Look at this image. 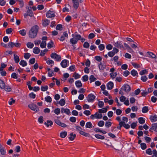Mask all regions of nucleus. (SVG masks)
<instances>
[{
	"label": "nucleus",
	"instance_id": "473e14b6",
	"mask_svg": "<svg viewBox=\"0 0 157 157\" xmlns=\"http://www.w3.org/2000/svg\"><path fill=\"white\" fill-rule=\"evenodd\" d=\"M27 65V63L24 60H22L20 61V65L23 67L26 66Z\"/></svg>",
	"mask_w": 157,
	"mask_h": 157
},
{
	"label": "nucleus",
	"instance_id": "603ef678",
	"mask_svg": "<svg viewBox=\"0 0 157 157\" xmlns=\"http://www.w3.org/2000/svg\"><path fill=\"white\" fill-rule=\"evenodd\" d=\"M53 42L52 40H51L48 43L47 47L48 48H50L53 47Z\"/></svg>",
	"mask_w": 157,
	"mask_h": 157
},
{
	"label": "nucleus",
	"instance_id": "338daca9",
	"mask_svg": "<svg viewBox=\"0 0 157 157\" xmlns=\"http://www.w3.org/2000/svg\"><path fill=\"white\" fill-rule=\"evenodd\" d=\"M18 74H17L15 73H13L11 75V77L14 79H17V78Z\"/></svg>",
	"mask_w": 157,
	"mask_h": 157
},
{
	"label": "nucleus",
	"instance_id": "2f4dec72",
	"mask_svg": "<svg viewBox=\"0 0 157 157\" xmlns=\"http://www.w3.org/2000/svg\"><path fill=\"white\" fill-rule=\"evenodd\" d=\"M107 111V109L106 108H103L101 109H99L98 110V112L99 113H106Z\"/></svg>",
	"mask_w": 157,
	"mask_h": 157
},
{
	"label": "nucleus",
	"instance_id": "c756f323",
	"mask_svg": "<svg viewBox=\"0 0 157 157\" xmlns=\"http://www.w3.org/2000/svg\"><path fill=\"white\" fill-rule=\"evenodd\" d=\"M73 77L75 79H77L80 78L81 77V76L78 73L75 72L74 73Z\"/></svg>",
	"mask_w": 157,
	"mask_h": 157
},
{
	"label": "nucleus",
	"instance_id": "37998d69",
	"mask_svg": "<svg viewBox=\"0 0 157 157\" xmlns=\"http://www.w3.org/2000/svg\"><path fill=\"white\" fill-rule=\"evenodd\" d=\"M88 76L87 75L83 76L82 78V80L83 82H86L88 80Z\"/></svg>",
	"mask_w": 157,
	"mask_h": 157
},
{
	"label": "nucleus",
	"instance_id": "c03bdc74",
	"mask_svg": "<svg viewBox=\"0 0 157 157\" xmlns=\"http://www.w3.org/2000/svg\"><path fill=\"white\" fill-rule=\"evenodd\" d=\"M14 59L15 63H18L19 61V57L16 54L14 55Z\"/></svg>",
	"mask_w": 157,
	"mask_h": 157
},
{
	"label": "nucleus",
	"instance_id": "69168bd1",
	"mask_svg": "<svg viewBox=\"0 0 157 157\" xmlns=\"http://www.w3.org/2000/svg\"><path fill=\"white\" fill-rule=\"evenodd\" d=\"M95 59L98 61L101 62L102 60V58L100 56H95Z\"/></svg>",
	"mask_w": 157,
	"mask_h": 157
},
{
	"label": "nucleus",
	"instance_id": "5fc2aeb1",
	"mask_svg": "<svg viewBox=\"0 0 157 157\" xmlns=\"http://www.w3.org/2000/svg\"><path fill=\"white\" fill-rule=\"evenodd\" d=\"M48 89V86H42L41 87V90L42 91H46Z\"/></svg>",
	"mask_w": 157,
	"mask_h": 157
},
{
	"label": "nucleus",
	"instance_id": "13d9d810",
	"mask_svg": "<svg viewBox=\"0 0 157 157\" xmlns=\"http://www.w3.org/2000/svg\"><path fill=\"white\" fill-rule=\"evenodd\" d=\"M105 46L104 44H101L98 46V48L100 51H102L105 48Z\"/></svg>",
	"mask_w": 157,
	"mask_h": 157
},
{
	"label": "nucleus",
	"instance_id": "b1692460",
	"mask_svg": "<svg viewBox=\"0 0 157 157\" xmlns=\"http://www.w3.org/2000/svg\"><path fill=\"white\" fill-rule=\"evenodd\" d=\"M78 130L80 131L79 133L82 135H83L86 137H89L90 136V134L88 133H86L83 131H80L79 130Z\"/></svg>",
	"mask_w": 157,
	"mask_h": 157
},
{
	"label": "nucleus",
	"instance_id": "39448f33",
	"mask_svg": "<svg viewBox=\"0 0 157 157\" xmlns=\"http://www.w3.org/2000/svg\"><path fill=\"white\" fill-rule=\"evenodd\" d=\"M96 96L93 94L91 93L88 95L87 97V99L89 102H93Z\"/></svg>",
	"mask_w": 157,
	"mask_h": 157
},
{
	"label": "nucleus",
	"instance_id": "ea45409f",
	"mask_svg": "<svg viewBox=\"0 0 157 157\" xmlns=\"http://www.w3.org/2000/svg\"><path fill=\"white\" fill-rule=\"evenodd\" d=\"M0 146L1 147L0 149V151L1 154L2 155H5L6 153L5 149L4 148L2 147L0 144Z\"/></svg>",
	"mask_w": 157,
	"mask_h": 157
},
{
	"label": "nucleus",
	"instance_id": "0e129e2a",
	"mask_svg": "<svg viewBox=\"0 0 157 157\" xmlns=\"http://www.w3.org/2000/svg\"><path fill=\"white\" fill-rule=\"evenodd\" d=\"M141 148L143 150H144L147 148V146L145 143H142L140 144Z\"/></svg>",
	"mask_w": 157,
	"mask_h": 157
},
{
	"label": "nucleus",
	"instance_id": "c9c22d12",
	"mask_svg": "<svg viewBox=\"0 0 157 157\" xmlns=\"http://www.w3.org/2000/svg\"><path fill=\"white\" fill-rule=\"evenodd\" d=\"M59 104L61 106H63L65 104V100L63 99H60L59 102Z\"/></svg>",
	"mask_w": 157,
	"mask_h": 157
},
{
	"label": "nucleus",
	"instance_id": "052dcab7",
	"mask_svg": "<svg viewBox=\"0 0 157 157\" xmlns=\"http://www.w3.org/2000/svg\"><path fill=\"white\" fill-rule=\"evenodd\" d=\"M147 70H144L142 71H141L140 72V74L142 75H144L146 74H147Z\"/></svg>",
	"mask_w": 157,
	"mask_h": 157
},
{
	"label": "nucleus",
	"instance_id": "680f3d73",
	"mask_svg": "<svg viewBox=\"0 0 157 157\" xmlns=\"http://www.w3.org/2000/svg\"><path fill=\"white\" fill-rule=\"evenodd\" d=\"M29 96L30 98L32 99H34L36 97V95L34 93L31 92L29 94Z\"/></svg>",
	"mask_w": 157,
	"mask_h": 157
},
{
	"label": "nucleus",
	"instance_id": "6e6552de",
	"mask_svg": "<svg viewBox=\"0 0 157 157\" xmlns=\"http://www.w3.org/2000/svg\"><path fill=\"white\" fill-rule=\"evenodd\" d=\"M46 16L48 18H51L55 16V14L53 11L49 10L46 13Z\"/></svg>",
	"mask_w": 157,
	"mask_h": 157
},
{
	"label": "nucleus",
	"instance_id": "f257e3e1",
	"mask_svg": "<svg viewBox=\"0 0 157 157\" xmlns=\"http://www.w3.org/2000/svg\"><path fill=\"white\" fill-rule=\"evenodd\" d=\"M39 29L38 26L36 25H34L31 28L30 30L29 36L31 38H34L37 36Z\"/></svg>",
	"mask_w": 157,
	"mask_h": 157
},
{
	"label": "nucleus",
	"instance_id": "7c9ffc66",
	"mask_svg": "<svg viewBox=\"0 0 157 157\" xmlns=\"http://www.w3.org/2000/svg\"><path fill=\"white\" fill-rule=\"evenodd\" d=\"M89 80L90 83H91L95 81L96 80V78L93 75H91L90 76Z\"/></svg>",
	"mask_w": 157,
	"mask_h": 157
},
{
	"label": "nucleus",
	"instance_id": "aec40b11",
	"mask_svg": "<svg viewBox=\"0 0 157 157\" xmlns=\"http://www.w3.org/2000/svg\"><path fill=\"white\" fill-rule=\"evenodd\" d=\"M151 121L152 122H155L157 120V115H151L150 117Z\"/></svg>",
	"mask_w": 157,
	"mask_h": 157
},
{
	"label": "nucleus",
	"instance_id": "a19ab883",
	"mask_svg": "<svg viewBox=\"0 0 157 157\" xmlns=\"http://www.w3.org/2000/svg\"><path fill=\"white\" fill-rule=\"evenodd\" d=\"M94 130L96 132H102L103 134H105L106 132L105 131H102V130H100L99 128H94Z\"/></svg>",
	"mask_w": 157,
	"mask_h": 157
},
{
	"label": "nucleus",
	"instance_id": "6ab92c4d",
	"mask_svg": "<svg viewBox=\"0 0 157 157\" xmlns=\"http://www.w3.org/2000/svg\"><path fill=\"white\" fill-rule=\"evenodd\" d=\"M61 112L62 113H65L67 115H69L70 113V111L68 109H64L62 108L61 109Z\"/></svg>",
	"mask_w": 157,
	"mask_h": 157
},
{
	"label": "nucleus",
	"instance_id": "bb28decb",
	"mask_svg": "<svg viewBox=\"0 0 157 157\" xmlns=\"http://www.w3.org/2000/svg\"><path fill=\"white\" fill-rule=\"evenodd\" d=\"M138 121V122L140 124H143L145 123V119L143 117H140L139 118Z\"/></svg>",
	"mask_w": 157,
	"mask_h": 157
},
{
	"label": "nucleus",
	"instance_id": "9d476101",
	"mask_svg": "<svg viewBox=\"0 0 157 157\" xmlns=\"http://www.w3.org/2000/svg\"><path fill=\"white\" fill-rule=\"evenodd\" d=\"M68 63L69 64V61L67 59H64L61 62L60 65L62 67L65 68L67 67Z\"/></svg>",
	"mask_w": 157,
	"mask_h": 157
},
{
	"label": "nucleus",
	"instance_id": "423d86ee",
	"mask_svg": "<svg viewBox=\"0 0 157 157\" xmlns=\"http://www.w3.org/2000/svg\"><path fill=\"white\" fill-rule=\"evenodd\" d=\"M102 117V115L101 113H96L94 114H92L90 116V118L92 119H100Z\"/></svg>",
	"mask_w": 157,
	"mask_h": 157
},
{
	"label": "nucleus",
	"instance_id": "a18cd8bd",
	"mask_svg": "<svg viewBox=\"0 0 157 157\" xmlns=\"http://www.w3.org/2000/svg\"><path fill=\"white\" fill-rule=\"evenodd\" d=\"M131 74L133 76H135L138 74L137 72L135 70H132L131 71Z\"/></svg>",
	"mask_w": 157,
	"mask_h": 157
},
{
	"label": "nucleus",
	"instance_id": "f03ea898",
	"mask_svg": "<svg viewBox=\"0 0 157 157\" xmlns=\"http://www.w3.org/2000/svg\"><path fill=\"white\" fill-rule=\"evenodd\" d=\"M122 121H120L119 123V125L120 128L122 127H124V128H130V125L128 124H126L125 123H127L128 121V118L125 117H123L122 118Z\"/></svg>",
	"mask_w": 157,
	"mask_h": 157
},
{
	"label": "nucleus",
	"instance_id": "774afa93",
	"mask_svg": "<svg viewBox=\"0 0 157 157\" xmlns=\"http://www.w3.org/2000/svg\"><path fill=\"white\" fill-rule=\"evenodd\" d=\"M128 67V65L126 64H123L121 66V68L124 70H126L127 69Z\"/></svg>",
	"mask_w": 157,
	"mask_h": 157
},
{
	"label": "nucleus",
	"instance_id": "6e6d98bb",
	"mask_svg": "<svg viewBox=\"0 0 157 157\" xmlns=\"http://www.w3.org/2000/svg\"><path fill=\"white\" fill-rule=\"evenodd\" d=\"M85 127L86 128H92V124L91 122H88L86 123Z\"/></svg>",
	"mask_w": 157,
	"mask_h": 157
},
{
	"label": "nucleus",
	"instance_id": "9b49d317",
	"mask_svg": "<svg viewBox=\"0 0 157 157\" xmlns=\"http://www.w3.org/2000/svg\"><path fill=\"white\" fill-rule=\"evenodd\" d=\"M76 134H74L73 132L70 133L68 135V138L69 140L71 141L74 140L76 137Z\"/></svg>",
	"mask_w": 157,
	"mask_h": 157
},
{
	"label": "nucleus",
	"instance_id": "f704fd0d",
	"mask_svg": "<svg viewBox=\"0 0 157 157\" xmlns=\"http://www.w3.org/2000/svg\"><path fill=\"white\" fill-rule=\"evenodd\" d=\"M48 51V50L47 49H45L43 50H41L40 53V56H43L45 55V53L47 52Z\"/></svg>",
	"mask_w": 157,
	"mask_h": 157
},
{
	"label": "nucleus",
	"instance_id": "4468645a",
	"mask_svg": "<svg viewBox=\"0 0 157 157\" xmlns=\"http://www.w3.org/2000/svg\"><path fill=\"white\" fill-rule=\"evenodd\" d=\"M68 36V35L67 33L66 32H65L63 33V35L62 36L60 37V38H58V39L60 41H63L65 40V37H67Z\"/></svg>",
	"mask_w": 157,
	"mask_h": 157
},
{
	"label": "nucleus",
	"instance_id": "4d7b16f0",
	"mask_svg": "<svg viewBox=\"0 0 157 157\" xmlns=\"http://www.w3.org/2000/svg\"><path fill=\"white\" fill-rule=\"evenodd\" d=\"M147 53L148 55L149 56L153 58H154L155 57V55L153 54V53L150 52H147Z\"/></svg>",
	"mask_w": 157,
	"mask_h": 157
},
{
	"label": "nucleus",
	"instance_id": "e433bc0d",
	"mask_svg": "<svg viewBox=\"0 0 157 157\" xmlns=\"http://www.w3.org/2000/svg\"><path fill=\"white\" fill-rule=\"evenodd\" d=\"M95 136L96 138L101 140H104L105 137L104 136L100 135L98 134H96L95 135Z\"/></svg>",
	"mask_w": 157,
	"mask_h": 157
},
{
	"label": "nucleus",
	"instance_id": "ddd939ff",
	"mask_svg": "<svg viewBox=\"0 0 157 157\" xmlns=\"http://www.w3.org/2000/svg\"><path fill=\"white\" fill-rule=\"evenodd\" d=\"M73 3V6L74 8L77 9L78 7L79 3L77 0H72Z\"/></svg>",
	"mask_w": 157,
	"mask_h": 157
},
{
	"label": "nucleus",
	"instance_id": "7ed1b4c3",
	"mask_svg": "<svg viewBox=\"0 0 157 157\" xmlns=\"http://www.w3.org/2000/svg\"><path fill=\"white\" fill-rule=\"evenodd\" d=\"M51 57L52 58L55 59L57 62L60 61L62 59L60 55H58L55 52L51 54Z\"/></svg>",
	"mask_w": 157,
	"mask_h": 157
},
{
	"label": "nucleus",
	"instance_id": "79ce46f5",
	"mask_svg": "<svg viewBox=\"0 0 157 157\" xmlns=\"http://www.w3.org/2000/svg\"><path fill=\"white\" fill-rule=\"evenodd\" d=\"M26 45L27 47L29 48H32L34 46V44L33 43H31L30 42H28Z\"/></svg>",
	"mask_w": 157,
	"mask_h": 157
},
{
	"label": "nucleus",
	"instance_id": "4be33fe9",
	"mask_svg": "<svg viewBox=\"0 0 157 157\" xmlns=\"http://www.w3.org/2000/svg\"><path fill=\"white\" fill-rule=\"evenodd\" d=\"M31 7H29L28 8V10L27 11L28 15L30 16V17H32L33 15V11L31 10Z\"/></svg>",
	"mask_w": 157,
	"mask_h": 157
},
{
	"label": "nucleus",
	"instance_id": "4c0bfd02",
	"mask_svg": "<svg viewBox=\"0 0 157 157\" xmlns=\"http://www.w3.org/2000/svg\"><path fill=\"white\" fill-rule=\"evenodd\" d=\"M46 46V41H42V42L40 43V47L42 48H45Z\"/></svg>",
	"mask_w": 157,
	"mask_h": 157
},
{
	"label": "nucleus",
	"instance_id": "a211bd4d",
	"mask_svg": "<svg viewBox=\"0 0 157 157\" xmlns=\"http://www.w3.org/2000/svg\"><path fill=\"white\" fill-rule=\"evenodd\" d=\"M113 83L112 82H109L107 84V89L110 90L113 89Z\"/></svg>",
	"mask_w": 157,
	"mask_h": 157
},
{
	"label": "nucleus",
	"instance_id": "49530a36",
	"mask_svg": "<svg viewBox=\"0 0 157 157\" xmlns=\"http://www.w3.org/2000/svg\"><path fill=\"white\" fill-rule=\"evenodd\" d=\"M54 112L55 113L56 115H59L60 112V109L59 108H57L56 109H55L54 110Z\"/></svg>",
	"mask_w": 157,
	"mask_h": 157
},
{
	"label": "nucleus",
	"instance_id": "412c9836",
	"mask_svg": "<svg viewBox=\"0 0 157 157\" xmlns=\"http://www.w3.org/2000/svg\"><path fill=\"white\" fill-rule=\"evenodd\" d=\"M75 84L76 87L80 88L82 86V84L80 80L76 81L75 82Z\"/></svg>",
	"mask_w": 157,
	"mask_h": 157
},
{
	"label": "nucleus",
	"instance_id": "09e8293b",
	"mask_svg": "<svg viewBox=\"0 0 157 157\" xmlns=\"http://www.w3.org/2000/svg\"><path fill=\"white\" fill-rule=\"evenodd\" d=\"M49 23V21L48 20L46 19L43 22V24L44 26H46L48 25Z\"/></svg>",
	"mask_w": 157,
	"mask_h": 157
},
{
	"label": "nucleus",
	"instance_id": "bf43d9fd",
	"mask_svg": "<svg viewBox=\"0 0 157 157\" xmlns=\"http://www.w3.org/2000/svg\"><path fill=\"white\" fill-rule=\"evenodd\" d=\"M130 74V72L128 70H126L124 71L123 74V75L125 77H127Z\"/></svg>",
	"mask_w": 157,
	"mask_h": 157
},
{
	"label": "nucleus",
	"instance_id": "20e7f679",
	"mask_svg": "<svg viewBox=\"0 0 157 157\" xmlns=\"http://www.w3.org/2000/svg\"><path fill=\"white\" fill-rule=\"evenodd\" d=\"M71 36H73L75 38L77 42L78 40H80L81 42L83 43L85 40V38L83 37H82L79 34L75 33L72 34Z\"/></svg>",
	"mask_w": 157,
	"mask_h": 157
},
{
	"label": "nucleus",
	"instance_id": "e2e57ef3",
	"mask_svg": "<svg viewBox=\"0 0 157 157\" xmlns=\"http://www.w3.org/2000/svg\"><path fill=\"white\" fill-rule=\"evenodd\" d=\"M98 124L99 126L102 127L104 124V122L103 121H101L98 122Z\"/></svg>",
	"mask_w": 157,
	"mask_h": 157
},
{
	"label": "nucleus",
	"instance_id": "f3484780",
	"mask_svg": "<svg viewBox=\"0 0 157 157\" xmlns=\"http://www.w3.org/2000/svg\"><path fill=\"white\" fill-rule=\"evenodd\" d=\"M106 65L102 63H100L98 65V67L100 71H103Z\"/></svg>",
	"mask_w": 157,
	"mask_h": 157
},
{
	"label": "nucleus",
	"instance_id": "dca6fc26",
	"mask_svg": "<svg viewBox=\"0 0 157 157\" xmlns=\"http://www.w3.org/2000/svg\"><path fill=\"white\" fill-rule=\"evenodd\" d=\"M56 123L59 126L64 128L66 127V125L65 124L61 122L59 120H56L55 121Z\"/></svg>",
	"mask_w": 157,
	"mask_h": 157
},
{
	"label": "nucleus",
	"instance_id": "72a5a7b5",
	"mask_svg": "<svg viewBox=\"0 0 157 157\" xmlns=\"http://www.w3.org/2000/svg\"><path fill=\"white\" fill-rule=\"evenodd\" d=\"M117 72H114V73H111L110 74V75L111 77V78L112 79H114L117 76Z\"/></svg>",
	"mask_w": 157,
	"mask_h": 157
},
{
	"label": "nucleus",
	"instance_id": "de8ad7c7",
	"mask_svg": "<svg viewBox=\"0 0 157 157\" xmlns=\"http://www.w3.org/2000/svg\"><path fill=\"white\" fill-rule=\"evenodd\" d=\"M5 84L4 82L0 79V87L3 89L4 88Z\"/></svg>",
	"mask_w": 157,
	"mask_h": 157
},
{
	"label": "nucleus",
	"instance_id": "8fccbe9b",
	"mask_svg": "<svg viewBox=\"0 0 157 157\" xmlns=\"http://www.w3.org/2000/svg\"><path fill=\"white\" fill-rule=\"evenodd\" d=\"M48 76L49 77H51L53 75V72L50 69L48 68Z\"/></svg>",
	"mask_w": 157,
	"mask_h": 157
},
{
	"label": "nucleus",
	"instance_id": "3c124183",
	"mask_svg": "<svg viewBox=\"0 0 157 157\" xmlns=\"http://www.w3.org/2000/svg\"><path fill=\"white\" fill-rule=\"evenodd\" d=\"M47 63L51 66H52L54 65V61L52 60H48L46 61Z\"/></svg>",
	"mask_w": 157,
	"mask_h": 157
},
{
	"label": "nucleus",
	"instance_id": "1a4fd4ad",
	"mask_svg": "<svg viewBox=\"0 0 157 157\" xmlns=\"http://www.w3.org/2000/svg\"><path fill=\"white\" fill-rule=\"evenodd\" d=\"M121 89L124 90L126 92H127L130 91L131 88L129 85L124 84L122 87Z\"/></svg>",
	"mask_w": 157,
	"mask_h": 157
},
{
	"label": "nucleus",
	"instance_id": "f8f14e48",
	"mask_svg": "<svg viewBox=\"0 0 157 157\" xmlns=\"http://www.w3.org/2000/svg\"><path fill=\"white\" fill-rule=\"evenodd\" d=\"M114 45L116 47L120 48H124V47L120 41H117L114 44Z\"/></svg>",
	"mask_w": 157,
	"mask_h": 157
},
{
	"label": "nucleus",
	"instance_id": "0eeeda50",
	"mask_svg": "<svg viewBox=\"0 0 157 157\" xmlns=\"http://www.w3.org/2000/svg\"><path fill=\"white\" fill-rule=\"evenodd\" d=\"M28 106L31 109L34 111L36 112L38 111L39 109L36 105L33 103L29 105Z\"/></svg>",
	"mask_w": 157,
	"mask_h": 157
},
{
	"label": "nucleus",
	"instance_id": "5701e85b",
	"mask_svg": "<svg viewBox=\"0 0 157 157\" xmlns=\"http://www.w3.org/2000/svg\"><path fill=\"white\" fill-rule=\"evenodd\" d=\"M67 6L66 5H65V7L63 9L62 11L63 12H67L69 11V9L68 7H70V6L69 5H67Z\"/></svg>",
	"mask_w": 157,
	"mask_h": 157
},
{
	"label": "nucleus",
	"instance_id": "cd10ccee",
	"mask_svg": "<svg viewBox=\"0 0 157 157\" xmlns=\"http://www.w3.org/2000/svg\"><path fill=\"white\" fill-rule=\"evenodd\" d=\"M67 135V132L66 131H63L60 133V136L62 138H64Z\"/></svg>",
	"mask_w": 157,
	"mask_h": 157
},
{
	"label": "nucleus",
	"instance_id": "864d4df0",
	"mask_svg": "<svg viewBox=\"0 0 157 157\" xmlns=\"http://www.w3.org/2000/svg\"><path fill=\"white\" fill-rule=\"evenodd\" d=\"M4 89L6 91L8 92L11 91L12 90L11 87L8 86H5Z\"/></svg>",
	"mask_w": 157,
	"mask_h": 157
},
{
	"label": "nucleus",
	"instance_id": "a878e982",
	"mask_svg": "<svg viewBox=\"0 0 157 157\" xmlns=\"http://www.w3.org/2000/svg\"><path fill=\"white\" fill-rule=\"evenodd\" d=\"M149 111L148 107V106H145L143 107L142 109V112L144 113H146Z\"/></svg>",
	"mask_w": 157,
	"mask_h": 157
},
{
	"label": "nucleus",
	"instance_id": "c85d7f7f",
	"mask_svg": "<svg viewBox=\"0 0 157 157\" xmlns=\"http://www.w3.org/2000/svg\"><path fill=\"white\" fill-rule=\"evenodd\" d=\"M44 124L47 127H48L53 124V122L51 121L48 120L46 122L44 123Z\"/></svg>",
	"mask_w": 157,
	"mask_h": 157
},
{
	"label": "nucleus",
	"instance_id": "2eb2a0df",
	"mask_svg": "<svg viewBox=\"0 0 157 157\" xmlns=\"http://www.w3.org/2000/svg\"><path fill=\"white\" fill-rule=\"evenodd\" d=\"M72 38L70 39V42L72 46L76 44L78 42L73 36H72Z\"/></svg>",
	"mask_w": 157,
	"mask_h": 157
},
{
	"label": "nucleus",
	"instance_id": "393cba45",
	"mask_svg": "<svg viewBox=\"0 0 157 157\" xmlns=\"http://www.w3.org/2000/svg\"><path fill=\"white\" fill-rule=\"evenodd\" d=\"M40 51V49L37 47H34L33 50V52L36 54H37L39 53Z\"/></svg>",
	"mask_w": 157,
	"mask_h": 157
},
{
	"label": "nucleus",
	"instance_id": "58836bf2",
	"mask_svg": "<svg viewBox=\"0 0 157 157\" xmlns=\"http://www.w3.org/2000/svg\"><path fill=\"white\" fill-rule=\"evenodd\" d=\"M45 100L48 102H51L52 101V98L49 96H47L45 97Z\"/></svg>",
	"mask_w": 157,
	"mask_h": 157
}]
</instances>
